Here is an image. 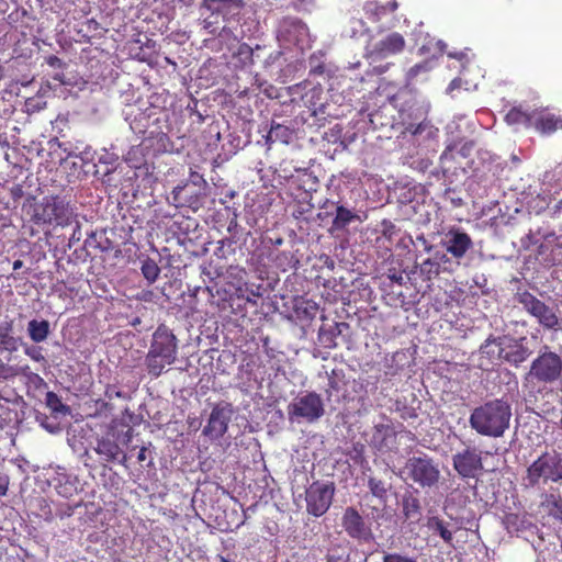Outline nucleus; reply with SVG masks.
Here are the masks:
<instances>
[{"label": "nucleus", "instance_id": "obj_20", "mask_svg": "<svg viewBox=\"0 0 562 562\" xmlns=\"http://www.w3.org/2000/svg\"><path fill=\"white\" fill-rule=\"evenodd\" d=\"M386 420L387 423L376 424L373 427L372 441L379 449L385 448L387 440L396 436L392 422L389 418H386Z\"/></svg>", "mask_w": 562, "mask_h": 562}, {"label": "nucleus", "instance_id": "obj_57", "mask_svg": "<svg viewBox=\"0 0 562 562\" xmlns=\"http://www.w3.org/2000/svg\"><path fill=\"white\" fill-rule=\"evenodd\" d=\"M326 560H327V562H336L337 558L335 555L328 553L326 555Z\"/></svg>", "mask_w": 562, "mask_h": 562}, {"label": "nucleus", "instance_id": "obj_13", "mask_svg": "<svg viewBox=\"0 0 562 562\" xmlns=\"http://www.w3.org/2000/svg\"><path fill=\"white\" fill-rule=\"evenodd\" d=\"M405 48V40L402 34L393 32L375 43L369 50V56L383 59L391 55L402 53Z\"/></svg>", "mask_w": 562, "mask_h": 562}, {"label": "nucleus", "instance_id": "obj_26", "mask_svg": "<svg viewBox=\"0 0 562 562\" xmlns=\"http://www.w3.org/2000/svg\"><path fill=\"white\" fill-rule=\"evenodd\" d=\"M504 351V339L501 337L488 338L485 344L481 346V352L491 359H503Z\"/></svg>", "mask_w": 562, "mask_h": 562}, {"label": "nucleus", "instance_id": "obj_37", "mask_svg": "<svg viewBox=\"0 0 562 562\" xmlns=\"http://www.w3.org/2000/svg\"><path fill=\"white\" fill-rule=\"evenodd\" d=\"M382 562H417L414 558L401 553H385Z\"/></svg>", "mask_w": 562, "mask_h": 562}, {"label": "nucleus", "instance_id": "obj_21", "mask_svg": "<svg viewBox=\"0 0 562 562\" xmlns=\"http://www.w3.org/2000/svg\"><path fill=\"white\" fill-rule=\"evenodd\" d=\"M368 488L382 505H385L389 498V492L392 488V483L383 477L371 475L368 477Z\"/></svg>", "mask_w": 562, "mask_h": 562}, {"label": "nucleus", "instance_id": "obj_55", "mask_svg": "<svg viewBox=\"0 0 562 562\" xmlns=\"http://www.w3.org/2000/svg\"><path fill=\"white\" fill-rule=\"evenodd\" d=\"M451 150H452V148H451L450 146H448V147L445 149V151L441 154V157H440V158H441V159H446V158L449 156V154L451 153Z\"/></svg>", "mask_w": 562, "mask_h": 562}, {"label": "nucleus", "instance_id": "obj_51", "mask_svg": "<svg viewBox=\"0 0 562 562\" xmlns=\"http://www.w3.org/2000/svg\"><path fill=\"white\" fill-rule=\"evenodd\" d=\"M42 502L45 504V505L43 506V508H46V507H47V508H49V505L47 504V502H46L45 499H42ZM45 514L47 515V516H46V519H47V520H50V519H52V512H50V509H48L47 512H45Z\"/></svg>", "mask_w": 562, "mask_h": 562}, {"label": "nucleus", "instance_id": "obj_15", "mask_svg": "<svg viewBox=\"0 0 562 562\" xmlns=\"http://www.w3.org/2000/svg\"><path fill=\"white\" fill-rule=\"evenodd\" d=\"M531 127L542 135H550L562 130V117L547 110H533Z\"/></svg>", "mask_w": 562, "mask_h": 562}, {"label": "nucleus", "instance_id": "obj_16", "mask_svg": "<svg viewBox=\"0 0 562 562\" xmlns=\"http://www.w3.org/2000/svg\"><path fill=\"white\" fill-rule=\"evenodd\" d=\"M94 451L105 462L119 461L121 464H125L126 454L122 452L119 443L109 436H102L97 439Z\"/></svg>", "mask_w": 562, "mask_h": 562}, {"label": "nucleus", "instance_id": "obj_59", "mask_svg": "<svg viewBox=\"0 0 562 562\" xmlns=\"http://www.w3.org/2000/svg\"><path fill=\"white\" fill-rule=\"evenodd\" d=\"M426 265H432V262L430 261V259H427L424 261L423 266H426Z\"/></svg>", "mask_w": 562, "mask_h": 562}, {"label": "nucleus", "instance_id": "obj_64", "mask_svg": "<svg viewBox=\"0 0 562 562\" xmlns=\"http://www.w3.org/2000/svg\"><path fill=\"white\" fill-rule=\"evenodd\" d=\"M161 138H166L168 139L167 135L166 134H162Z\"/></svg>", "mask_w": 562, "mask_h": 562}, {"label": "nucleus", "instance_id": "obj_14", "mask_svg": "<svg viewBox=\"0 0 562 562\" xmlns=\"http://www.w3.org/2000/svg\"><path fill=\"white\" fill-rule=\"evenodd\" d=\"M446 250L456 259H461L472 248L473 241L470 235L459 228H451L446 234L443 243Z\"/></svg>", "mask_w": 562, "mask_h": 562}, {"label": "nucleus", "instance_id": "obj_39", "mask_svg": "<svg viewBox=\"0 0 562 562\" xmlns=\"http://www.w3.org/2000/svg\"><path fill=\"white\" fill-rule=\"evenodd\" d=\"M5 336L0 335V349L7 350L9 352H14L18 350V339H5Z\"/></svg>", "mask_w": 562, "mask_h": 562}, {"label": "nucleus", "instance_id": "obj_10", "mask_svg": "<svg viewBox=\"0 0 562 562\" xmlns=\"http://www.w3.org/2000/svg\"><path fill=\"white\" fill-rule=\"evenodd\" d=\"M341 526L350 538L361 543H369L374 539L370 525L366 522L364 518L352 506L344 510Z\"/></svg>", "mask_w": 562, "mask_h": 562}, {"label": "nucleus", "instance_id": "obj_40", "mask_svg": "<svg viewBox=\"0 0 562 562\" xmlns=\"http://www.w3.org/2000/svg\"><path fill=\"white\" fill-rule=\"evenodd\" d=\"M386 277L387 279H390L392 283H396L398 285H403L405 282V277L403 272L397 271L396 269H390Z\"/></svg>", "mask_w": 562, "mask_h": 562}, {"label": "nucleus", "instance_id": "obj_12", "mask_svg": "<svg viewBox=\"0 0 562 562\" xmlns=\"http://www.w3.org/2000/svg\"><path fill=\"white\" fill-rule=\"evenodd\" d=\"M231 415V405L216 404L212 408L206 426L203 428V435L212 440L222 438L227 432Z\"/></svg>", "mask_w": 562, "mask_h": 562}, {"label": "nucleus", "instance_id": "obj_44", "mask_svg": "<svg viewBox=\"0 0 562 562\" xmlns=\"http://www.w3.org/2000/svg\"><path fill=\"white\" fill-rule=\"evenodd\" d=\"M9 488V476L0 472V496H4Z\"/></svg>", "mask_w": 562, "mask_h": 562}, {"label": "nucleus", "instance_id": "obj_34", "mask_svg": "<svg viewBox=\"0 0 562 562\" xmlns=\"http://www.w3.org/2000/svg\"><path fill=\"white\" fill-rule=\"evenodd\" d=\"M429 61H423L411 67L406 72V80L408 83L413 82L420 74H428L430 70Z\"/></svg>", "mask_w": 562, "mask_h": 562}, {"label": "nucleus", "instance_id": "obj_58", "mask_svg": "<svg viewBox=\"0 0 562 562\" xmlns=\"http://www.w3.org/2000/svg\"><path fill=\"white\" fill-rule=\"evenodd\" d=\"M517 518H518L517 515H509V516H507L506 519H507V522L510 524L513 520H517Z\"/></svg>", "mask_w": 562, "mask_h": 562}, {"label": "nucleus", "instance_id": "obj_17", "mask_svg": "<svg viewBox=\"0 0 562 562\" xmlns=\"http://www.w3.org/2000/svg\"><path fill=\"white\" fill-rule=\"evenodd\" d=\"M539 256L549 266H557L562 262V244L558 240H548L539 246Z\"/></svg>", "mask_w": 562, "mask_h": 562}, {"label": "nucleus", "instance_id": "obj_52", "mask_svg": "<svg viewBox=\"0 0 562 562\" xmlns=\"http://www.w3.org/2000/svg\"><path fill=\"white\" fill-rule=\"evenodd\" d=\"M72 513H74V507L68 506L67 512L59 513V514H57V515H58L59 517H61V518H63L64 516H71V515H72Z\"/></svg>", "mask_w": 562, "mask_h": 562}, {"label": "nucleus", "instance_id": "obj_33", "mask_svg": "<svg viewBox=\"0 0 562 562\" xmlns=\"http://www.w3.org/2000/svg\"><path fill=\"white\" fill-rule=\"evenodd\" d=\"M363 11L373 22L379 21L382 15H385L382 4L379 1H367L363 4Z\"/></svg>", "mask_w": 562, "mask_h": 562}, {"label": "nucleus", "instance_id": "obj_25", "mask_svg": "<svg viewBox=\"0 0 562 562\" xmlns=\"http://www.w3.org/2000/svg\"><path fill=\"white\" fill-rule=\"evenodd\" d=\"M357 218L358 215L355 212L344 205H337L336 215L331 223V231H341Z\"/></svg>", "mask_w": 562, "mask_h": 562}, {"label": "nucleus", "instance_id": "obj_45", "mask_svg": "<svg viewBox=\"0 0 562 562\" xmlns=\"http://www.w3.org/2000/svg\"><path fill=\"white\" fill-rule=\"evenodd\" d=\"M190 180L195 186H202V184L206 183V181L204 180L203 176L200 175L196 171H191L190 172Z\"/></svg>", "mask_w": 562, "mask_h": 562}, {"label": "nucleus", "instance_id": "obj_3", "mask_svg": "<svg viewBox=\"0 0 562 562\" xmlns=\"http://www.w3.org/2000/svg\"><path fill=\"white\" fill-rule=\"evenodd\" d=\"M76 218L74 207L68 201L58 195L45 196L34 209L33 221L35 224H48L68 226Z\"/></svg>", "mask_w": 562, "mask_h": 562}, {"label": "nucleus", "instance_id": "obj_41", "mask_svg": "<svg viewBox=\"0 0 562 562\" xmlns=\"http://www.w3.org/2000/svg\"><path fill=\"white\" fill-rule=\"evenodd\" d=\"M13 330V322L12 321H9V322H3L0 324V335L2 336H5L7 339H16V337L12 336L11 333ZM20 340V338H18V341Z\"/></svg>", "mask_w": 562, "mask_h": 562}, {"label": "nucleus", "instance_id": "obj_50", "mask_svg": "<svg viewBox=\"0 0 562 562\" xmlns=\"http://www.w3.org/2000/svg\"><path fill=\"white\" fill-rule=\"evenodd\" d=\"M215 255H216L217 257L224 258V257L226 256V254H225V247H224V246H222V245H218V246H217V248H216V250H215Z\"/></svg>", "mask_w": 562, "mask_h": 562}, {"label": "nucleus", "instance_id": "obj_61", "mask_svg": "<svg viewBox=\"0 0 562 562\" xmlns=\"http://www.w3.org/2000/svg\"><path fill=\"white\" fill-rule=\"evenodd\" d=\"M221 562H231L229 560H227L226 558H221Z\"/></svg>", "mask_w": 562, "mask_h": 562}, {"label": "nucleus", "instance_id": "obj_29", "mask_svg": "<svg viewBox=\"0 0 562 562\" xmlns=\"http://www.w3.org/2000/svg\"><path fill=\"white\" fill-rule=\"evenodd\" d=\"M140 271L148 283H154L159 277L160 268L154 259L147 257L142 261Z\"/></svg>", "mask_w": 562, "mask_h": 562}, {"label": "nucleus", "instance_id": "obj_30", "mask_svg": "<svg viewBox=\"0 0 562 562\" xmlns=\"http://www.w3.org/2000/svg\"><path fill=\"white\" fill-rule=\"evenodd\" d=\"M45 403L53 413L66 414L69 412V407L61 402L55 392L49 391L46 393Z\"/></svg>", "mask_w": 562, "mask_h": 562}, {"label": "nucleus", "instance_id": "obj_4", "mask_svg": "<svg viewBox=\"0 0 562 562\" xmlns=\"http://www.w3.org/2000/svg\"><path fill=\"white\" fill-rule=\"evenodd\" d=\"M526 480L529 486L562 480V458L559 453L543 452L528 468Z\"/></svg>", "mask_w": 562, "mask_h": 562}, {"label": "nucleus", "instance_id": "obj_23", "mask_svg": "<svg viewBox=\"0 0 562 562\" xmlns=\"http://www.w3.org/2000/svg\"><path fill=\"white\" fill-rule=\"evenodd\" d=\"M27 334L34 344L43 342L50 334V325L46 319H31L27 324Z\"/></svg>", "mask_w": 562, "mask_h": 562}, {"label": "nucleus", "instance_id": "obj_63", "mask_svg": "<svg viewBox=\"0 0 562 562\" xmlns=\"http://www.w3.org/2000/svg\"><path fill=\"white\" fill-rule=\"evenodd\" d=\"M76 236H78V233H76V231H75L72 234V238H75Z\"/></svg>", "mask_w": 562, "mask_h": 562}, {"label": "nucleus", "instance_id": "obj_28", "mask_svg": "<svg viewBox=\"0 0 562 562\" xmlns=\"http://www.w3.org/2000/svg\"><path fill=\"white\" fill-rule=\"evenodd\" d=\"M529 356L528 349L519 344H512L508 346V350L505 349L503 359L518 366L519 363L527 360Z\"/></svg>", "mask_w": 562, "mask_h": 562}, {"label": "nucleus", "instance_id": "obj_6", "mask_svg": "<svg viewBox=\"0 0 562 562\" xmlns=\"http://www.w3.org/2000/svg\"><path fill=\"white\" fill-rule=\"evenodd\" d=\"M335 495L334 483L313 482L305 491L306 512L321 517L329 509Z\"/></svg>", "mask_w": 562, "mask_h": 562}, {"label": "nucleus", "instance_id": "obj_42", "mask_svg": "<svg viewBox=\"0 0 562 562\" xmlns=\"http://www.w3.org/2000/svg\"><path fill=\"white\" fill-rule=\"evenodd\" d=\"M104 394L109 400L124 397L123 392L114 384H108Z\"/></svg>", "mask_w": 562, "mask_h": 562}, {"label": "nucleus", "instance_id": "obj_24", "mask_svg": "<svg viewBox=\"0 0 562 562\" xmlns=\"http://www.w3.org/2000/svg\"><path fill=\"white\" fill-rule=\"evenodd\" d=\"M427 527L434 533L438 535L447 544H452L453 532L449 529V522L437 516H432L428 518Z\"/></svg>", "mask_w": 562, "mask_h": 562}, {"label": "nucleus", "instance_id": "obj_46", "mask_svg": "<svg viewBox=\"0 0 562 562\" xmlns=\"http://www.w3.org/2000/svg\"><path fill=\"white\" fill-rule=\"evenodd\" d=\"M263 138H265V145L267 147V150H270L272 145L278 143L277 140H274V134H273L271 127H270V130L268 131L267 135Z\"/></svg>", "mask_w": 562, "mask_h": 562}, {"label": "nucleus", "instance_id": "obj_54", "mask_svg": "<svg viewBox=\"0 0 562 562\" xmlns=\"http://www.w3.org/2000/svg\"><path fill=\"white\" fill-rule=\"evenodd\" d=\"M68 490L69 488L67 486H59L58 493L64 496H67L68 494H70V492Z\"/></svg>", "mask_w": 562, "mask_h": 562}, {"label": "nucleus", "instance_id": "obj_5", "mask_svg": "<svg viewBox=\"0 0 562 562\" xmlns=\"http://www.w3.org/2000/svg\"><path fill=\"white\" fill-rule=\"evenodd\" d=\"M325 414L324 403L316 392H307L299 396L288 406V415L291 422L315 423Z\"/></svg>", "mask_w": 562, "mask_h": 562}, {"label": "nucleus", "instance_id": "obj_38", "mask_svg": "<svg viewBox=\"0 0 562 562\" xmlns=\"http://www.w3.org/2000/svg\"><path fill=\"white\" fill-rule=\"evenodd\" d=\"M419 513V503L418 499L412 498L411 501H406L404 503V515L406 517H411L413 514Z\"/></svg>", "mask_w": 562, "mask_h": 562}, {"label": "nucleus", "instance_id": "obj_53", "mask_svg": "<svg viewBox=\"0 0 562 562\" xmlns=\"http://www.w3.org/2000/svg\"><path fill=\"white\" fill-rule=\"evenodd\" d=\"M23 267V261L18 259L15 261H13V270H19Z\"/></svg>", "mask_w": 562, "mask_h": 562}, {"label": "nucleus", "instance_id": "obj_27", "mask_svg": "<svg viewBox=\"0 0 562 562\" xmlns=\"http://www.w3.org/2000/svg\"><path fill=\"white\" fill-rule=\"evenodd\" d=\"M340 325L347 326L345 323H336L333 328H321L318 331V341L324 348L334 349L337 347L336 338L341 333Z\"/></svg>", "mask_w": 562, "mask_h": 562}, {"label": "nucleus", "instance_id": "obj_48", "mask_svg": "<svg viewBox=\"0 0 562 562\" xmlns=\"http://www.w3.org/2000/svg\"><path fill=\"white\" fill-rule=\"evenodd\" d=\"M147 459V448L142 447L138 454H137V461L139 463L144 462Z\"/></svg>", "mask_w": 562, "mask_h": 562}, {"label": "nucleus", "instance_id": "obj_8", "mask_svg": "<svg viewBox=\"0 0 562 562\" xmlns=\"http://www.w3.org/2000/svg\"><path fill=\"white\" fill-rule=\"evenodd\" d=\"M562 373V360L554 352H544L532 361L528 376L539 382L552 383Z\"/></svg>", "mask_w": 562, "mask_h": 562}, {"label": "nucleus", "instance_id": "obj_31", "mask_svg": "<svg viewBox=\"0 0 562 562\" xmlns=\"http://www.w3.org/2000/svg\"><path fill=\"white\" fill-rule=\"evenodd\" d=\"M547 506L549 515L562 522V497L560 495L549 494Z\"/></svg>", "mask_w": 562, "mask_h": 562}, {"label": "nucleus", "instance_id": "obj_43", "mask_svg": "<svg viewBox=\"0 0 562 562\" xmlns=\"http://www.w3.org/2000/svg\"><path fill=\"white\" fill-rule=\"evenodd\" d=\"M382 4L384 13L395 12L398 8V3L396 0H385V2H380Z\"/></svg>", "mask_w": 562, "mask_h": 562}, {"label": "nucleus", "instance_id": "obj_47", "mask_svg": "<svg viewBox=\"0 0 562 562\" xmlns=\"http://www.w3.org/2000/svg\"><path fill=\"white\" fill-rule=\"evenodd\" d=\"M47 64L52 67H59L61 65V59L52 55L47 58Z\"/></svg>", "mask_w": 562, "mask_h": 562}, {"label": "nucleus", "instance_id": "obj_32", "mask_svg": "<svg viewBox=\"0 0 562 562\" xmlns=\"http://www.w3.org/2000/svg\"><path fill=\"white\" fill-rule=\"evenodd\" d=\"M271 128L274 134V140L280 144H290L292 139V131L288 126L279 123H272Z\"/></svg>", "mask_w": 562, "mask_h": 562}, {"label": "nucleus", "instance_id": "obj_22", "mask_svg": "<svg viewBox=\"0 0 562 562\" xmlns=\"http://www.w3.org/2000/svg\"><path fill=\"white\" fill-rule=\"evenodd\" d=\"M533 111L528 112L522 106H513L505 115V122L512 126L522 125L527 128L532 126Z\"/></svg>", "mask_w": 562, "mask_h": 562}, {"label": "nucleus", "instance_id": "obj_7", "mask_svg": "<svg viewBox=\"0 0 562 562\" xmlns=\"http://www.w3.org/2000/svg\"><path fill=\"white\" fill-rule=\"evenodd\" d=\"M409 477L422 487H431L438 483L440 471L427 457H413L406 463Z\"/></svg>", "mask_w": 562, "mask_h": 562}, {"label": "nucleus", "instance_id": "obj_56", "mask_svg": "<svg viewBox=\"0 0 562 562\" xmlns=\"http://www.w3.org/2000/svg\"><path fill=\"white\" fill-rule=\"evenodd\" d=\"M237 226V222L235 220L231 221L227 231L231 233Z\"/></svg>", "mask_w": 562, "mask_h": 562}, {"label": "nucleus", "instance_id": "obj_19", "mask_svg": "<svg viewBox=\"0 0 562 562\" xmlns=\"http://www.w3.org/2000/svg\"><path fill=\"white\" fill-rule=\"evenodd\" d=\"M246 274V269L240 266L232 265L227 267L225 271L221 269L215 270V277H223L227 284L238 290L245 284Z\"/></svg>", "mask_w": 562, "mask_h": 562}, {"label": "nucleus", "instance_id": "obj_9", "mask_svg": "<svg viewBox=\"0 0 562 562\" xmlns=\"http://www.w3.org/2000/svg\"><path fill=\"white\" fill-rule=\"evenodd\" d=\"M452 465L457 473L464 479L476 477L483 471L482 451L476 447H467L452 457Z\"/></svg>", "mask_w": 562, "mask_h": 562}, {"label": "nucleus", "instance_id": "obj_49", "mask_svg": "<svg viewBox=\"0 0 562 562\" xmlns=\"http://www.w3.org/2000/svg\"><path fill=\"white\" fill-rule=\"evenodd\" d=\"M218 245H222L224 247H232L233 244H235V240L231 237H225L217 243Z\"/></svg>", "mask_w": 562, "mask_h": 562}, {"label": "nucleus", "instance_id": "obj_18", "mask_svg": "<svg viewBox=\"0 0 562 562\" xmlns=\"http://www.w3.org/2000/svg\"><path fill=\"white\" fill-rule=\"evenodd\" d=\"M420 119V110L411 105L408 110L401 109L400 110V120L403 125H405V131L411 133L412 135L419 134L423 130L422 123L417 121Z\"/></svg>", "mask_w": 562, "mask_h": 562}, {"label": "nucleus", "instance_id": "obj_1", "mask_svg": "<svg viewBox=\"0 0 562 562\" xmlns=\"http://www.w3.org/2000/svg\"><path fill=\"white\" fill-rule=\"evenodd\" d=\"M510 419V403L505 398H494L475 407L469 423L479 435L498 438L509 428Z\"/></svg>", "mask_w": 562, "mask_h": 562}, {"label": "nucleus", "instance_id": "obj_62", "mask_svg": "<svg viewBox=\"0 0 562 562\" xmlns=\"http://www.w3.org/2000/svg\"><path fill=\"white\" fill-rule=\"evenodd\" d=\"M76 236H78V233H76V231H75L72 234V238H75Z\"/></svg>", "mask_w": 562, "mask_h": 562}, {"label": "nucleus", "instance_id": "obj_36", "mask_svg": "<svg viewBox=\"0 0 562 562\" xmlns=\"http://www.w3.org/2000/svg\"><path fill=\"white\" fill-rule=\"evenodd\" d=\"M19 373L20 370L16 367L10 366L0 359V379L8 380L16 376Z\"/></svg>", "mask_w": 562, "mask_h": 562}, {"label": "nucleus", "instance_id": "obj_60", "mask_svg": "<svg viewBox=\"0 0 562 562\" xmlns=\"http://www.w3.org/2000/svg\"><path fill=\"white\" fill-rule=\"evenodd\" d=\"M88 22H89V23H93L94 25H98L97 21H95V20H93V19L89 20Z\"/></svg>", "mask_w": 562, "mask_h": 562}, {"label": "nucleus", "instance_id": "obj_2", "mask_svg": "<svg viewBox=\"0 0 562 562\" xmlns=\"http://www.w3.org/2000/svg\"><path fill=\"white\" fill-rule=\"evenodd\" d=\"M178 355V339L173 331L165 324H160L154 331L145 366L148 374L157 379L165 369L175 363Z\"/></svg>", "mask_w": 562, "mask_h": 562}, {"label": "nucleus", "instance_id": "obj_11", "mask_svg": "<svg viewBox=\"0 0 562 562\" xmlns=\"http://www.w3.org/2000/svg\"><path fill=\"white\" fill-rule=\"evenodd\" d=\"M517 299L524 308L535 316L543 326L554 328L559 324L558 316L552 308L547 306L531 293L527 291L518 293Z\"/></svg>", "mask_w": 562, "mask_h": 562}, {"label": "nucleus", "instance_id": "obj_35", "mask_svg": "<svg viewBox=\"0 0 562 562\" xmlns=\"http://www.w3.org/2000/svg\"><path fill=\"white\" fill-rule=\"evenodd\" d=\"M24 355L35 362H46L43 348L35 345H24Z\"/></svg>", "mask_w": 562, "mask_h": 562}]
</instances>
